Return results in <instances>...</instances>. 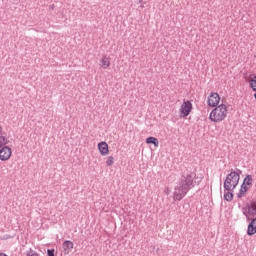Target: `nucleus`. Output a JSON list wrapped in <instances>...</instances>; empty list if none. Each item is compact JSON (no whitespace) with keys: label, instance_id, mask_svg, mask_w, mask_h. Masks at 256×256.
<instances>
[{"label":"nucleus","instance_id":"obj_1","mask_svg":"<svg viewBox=\"0 0 256 256\" xmlns=\"http://www.w3.org/2000/svg\"><path fill=\"white\" fill-rule=\"evenodd\" d=\"M200 181H197V174L194 172H184L178 181L177 186L174 189V199L181 201L191 189L199 185Z\"/></svg>","mask_w":256,"mask_h":256},{"label":"nucleus","instance_id":"obj_2","mask_svg":"<svg viewBox=\"0 0 256 256\" xmlns=\"http://www.w3.org/2000/svg\"><path fill=\"white\" fill-rule=\"evenodd\" d=\"M226 117L227 106L225 104H221L211 111L209 119L210 121H213V123H220V121H224Z\"/></svg>","mask_w":256,"mask_h":256},{"label":"nucleus","instance_id":"obj_3","mask_svg":"<svg viewBox=\"0 0 256 256\" xmlns=\"http://www.w3.org/2000/svg\"><path fill=\"white\" fill-rule=\"evenodd\" d=\"M240 179L241 176L239 175V173L231 169L230 173L226 176V179L224 180L225 191H231V188L236 189L237 185H239Z\"/></svg>","mask_w":256,"mask_h":256},{"label":"nucleus","instance_id":"obj_4","mask_svg":"<svg viewBox=\"0 0 256 256\" xmlns=\"http://www.w3.org/2000/svg\"><path fill=\"white\" fill-rule=\"evenodd\" d=\"M193 110V104L191 101L187 100L183 102V104L180 107V115L181 117H189V113Z\"/></svg>","mask_w":256,"mask_h":256},{"label":"nucleus","instance_id":"obj_5","mask_svg":"<svg viewBox=\"0 0 256 256\" xmlns=\"http://www.w3.org/2000/svg\"><path fill=\"white\" fill-rule=\"evenodd\" d=\"M12 151L9 146H3L0 149V161H9L11 159Z\"/></svg>","mask_w":256,"mask_h":256},{"label":"nucleus","instance_id":"obj_6","mask_svg":"<svg viewBox=\"0 0 256 256\" xmlns=\"http://www.w3.org/2000/svg\"><path fill=\"white\" fill-rule=\"evenodd\" d=\"M219 101H221V97L217 92H212L208 97L209 107H217V105H219Z\"/></svg>","mask_w":256,"mask_h":256},{"label":"nucleus","instance_id":"obj_7","mask_svg":"<svg viewBox=\"0 0 256 256\" xmlns=\"http://www.w3.org/2000/svg\"><path fill=\"white\" fill-rule=\"evenodd\" d=\"M256 233V218L252 219L247 228V235L253 237Z\"/></svg>","mask_w":256,"mask_h":256},{"label":"nucleus","instance_id":"obj_8","mask_svg":"<svg viewBox=\"0 0 256 256\" xmlns=\"http://www.w3.org/2000/svg\"><path fill=\"white\" fill-rule=\"evenodd\" d=\"M62 247L65 255H69V253H71V251L73 250L74 244L71 240H66L63 242Z\"/></svg>","mask_w":256,"mask_h":256},{"label":"nucleus","instance_id":"obj_9","mask_svg":"<svg viewBox=\"0 0 256 256\" xmlns=\"http://www.w3.org/2000/svg\"><path fill=\"white\" fill-rule=\"evenodd\" d=\"M98 149L101 155H109V145L107 144V142H100L98 144Z\"/></svg>","mask_w":256,"mask_h":256},{"label":"nucleus","instance_id":"obj_10","mask_svg":"<svg viewBox=\"0 0 256 256\" xmlns=\"http://www.w3.org/2000/svg\"><path fill=\"white\" fill-rule=\"evenodd\" d=\"M233 191H235V188H230V190L224 189V201H228V202L233 201V197H235V195L233 194Z\"/></svg>","mask_w":256,"mask_h":256},{"label":"nucleus","instance_id":"obj_11","mask_svg":"<svg viewBox=\"0 0 256 256\" xmlns=\"http://www.w3.org/2000/svg\"><path fill=\"white\" fill-rule=\"evenodd\" d=\"M247 191H249V187H247L245 183H242L240 190L237 194L238 199H241V197L245 196V193H247Z\"/></svg>","mask_w":256,"mask_h":256},{"label":"nucleus","instance_id":"obj_12","mask_svg":"<svg viewBox=\"0 0 256 256\" xmlns=\"http://www.w3.org/2000/svg\"><path fill=\"white\" fill-rule=\"evenodd\" d=\"M146 143L148 145H154V147H159V139L153 137V136H150L146 139Z\"/></svg>","mask_w":256,"mask_h":256},{"label":"nucleus","instance_id":"obj_13","mask_svg":"<svg viewBox=\"0 0 256 256\" xmlns=\"http://www.w3.org/2000/svg\"><path fill=\"white\" fill-rule=\"evenodd\" d=\"M110 66H111V61H109V58L107 56H103L101 59L102 69H108V67Z\"/></svg>","mask_w":256,"mask_h":256},{"label":"nucleus","instance_id":"obj_14","mask_svg":"<svg viewBox=\"0 0 256 256\" xmlns=\"http://www.w3.org/2000/svg\"><path fill=\"white\" fill-rule=\"evenodd\" d=\"M244 185L247 187L253 185V176L252 175H246V177L243 180Z\"/></svg>","mask_w":256,"mask_h":256},{"label":"nucleus","instance_id":"obj_15","mask_svg":"<svg viewBox=\"0 0 256 256\" xmlns=\"http://www.w3.org/2000/svg\"><path fill=\"white\" fill-rule=\"evenodd\" d=\"M7 145V140L5 136H0V149H3Z\"/></svg>","mask_w":256,"mask_h":256},{"label":"nucleus","instance_id":"obj_16","mask_svg":"<svg viewBox=\"0 0 256 256\" xmlns=\"http://www.w3.org/2000/svg\"><path fill=\"white\" fill-rule=\"evenodd\" d=\"M113 163H115V158H113V156H109L106 160V165L108 167H111L113 165Z\"/></svg>","mask_w":256,"mask_h":256},{"label":"nucleus","instance_id":"obj_17","mask_svg":"<svg viewBox=\"0 0 256 256\" xmlns=\"http://www.w3.org/2000/svg\"><path fill=\"white\" fill-rule=\"evenodd\" d=\"M250 87H251V89L256 91V76H254L253 78L250 79Z\"/></svg>","mask_w":256,"mask_h":256},{"label":"nucleus","instance_id":"obj_18","mask_svg":"<svg viewBox=\"0 0 256 256\" xmlns=\"http://www.w3.org/2000/svg\"><path fill=\"white\" fill-rule=\"evenodd\" d=\"M26 256H39V253H37L35 250L30 249L26 252Z\"/></svg>","mask_w":256,"mask_h":256},{"label":"nucleus","instance_id":"obj_19","mask_svg":"<svg viewBox=\"0 0 256 256\" xmlns=\"http://www.w3.org/2000/svg\"><path fill=\"white\" fill-rule=\"evenodd\" d=\"M47 255L48 256H55V249H48L47 250Z\"/></svg>","mask_w":256,"mask_h":256},{"label":"nucleus","instance_id":"obj_20","mask_svg":"<svg viewBox=\"0 0 256 256\" xmlns=\"http://www.w3.org/2000/svg\"><path fill=\"white\" fill-rule=\"evenodd\" d=\"M235 173H238V175L241 177L242 171H241V169H236Z\"/></svg>","mask_w":256,"mask_h":256},{"label":"nucleus","instance_id":"obj_21","mask_svg":"<svg viewBox=\"0 0 256 256\" xmlns=\"http://www.w3.org/2000/svg\"><path fill=\"white\" fill-rule=\"evenodd\" d=\"M0 256H7V254H6V253L1 252V253H0Z\"/></svg>","mask_w":256,"mask_h":256},{"label":"nucleus","instance_id":"obj_22","mask_svg":"<svg viewBox=\"0 0 256 256\" xmlns=\"http://www.w3.org/2000/svg\"><path fill=\"white\" fill-rule=\"evenodd\" d=\"M0 133H3V127L0 126Z\"/></svg>","mask_w":256,"mask_h":256},{"label":"nucleus","instance_id":"obj_23","mask_svg":"<svg viewBox=\"0 0 256 256\" xmlns=\"http://www.w3.org/2000/svg\"><path fill=\"white\" fill-rule=\"evenodd\" d=\"M143 2V0H139V3H142Z\"/></svg>","mask_w":256,"mask_h":256}]
</instances>
